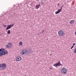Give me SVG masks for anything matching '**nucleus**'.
I'll list each match as a JSON object with an SVG mask.
<instances>
[{"mask_svg":"<svg viewBox=\"0 0 76 76\" xmlns=\"http://www.w3.org/2000/svg\"><path fill=\"white\" fill-rule=\"evenodd\" d=\"M75 45V43H74L73 44V46H74V45Z\"/></svg>","mask_w":76,"mask_h":76,"instance_id":"23","label":"nucleus"},{"mask_svg":"<svg viewBox=\"0 0 76 76\" xmlns=\"http://www.w3.org/2000/svg\"><path fill=\"white\" fill-rule=\"evenodd\" d=\"M4 27H6L7 26V25H3Z\"/></svg>","mask_w":76,"mask_h":76,"instance_id":"22","label":"nucleus"},{"mask_svg":"<svg viewBox=\"0 0 76 76\" xmlns=\"http://www.w3.org/2000/svg\"><path fill=\"white\" fill-rule=\"evenodd\" d=\"M58 35L59 37H63L65 35L64 32L63 30H59L58 31Z\"/></svg>","mask_w":76,"mask_h":76,"instance_id":"4","label":"nucleus"},{"mask_svg":"<svg viewBox=\"0 0 76 76\" xmlns=\"http://www.w3.org/2000/svg\"><path fill=\"white\" fill-rule=\"evenodd\" d=\"M12 43H9L7 45H6V47L7 48H10L12 47Z\"/></svg>","mask_w":76,"mask_h":76,"instance_id":"6","label":"nucleus"},{"mask_svg":"<svg viewBox=\"0 0 76 76\" xmlns=\"http://www.w3.org/2000/svg\"><path fill=\"white\" fill-rule=\"evenodd\" d=\"M14 26V24H13L12 25H10L8 26V27H7L6 30H8V29H10V28H11L12 27H13Z\"/></svg>","mask_w":76,"mask_h":76,"instance_id":"9","label":"nucleus"},{"mask_svg":"<svg viewBox=\"0 0 76 76\" xmlns=\"http://www.w3.org/2000/svg\"><path fill=\"white\" fill-rule=\"evenodd\" d=\"M6 68V64L3 63L0 64V70H2Z\"/></svg>","mask_w":76,"mask_h":76,"instance_id":"3","label":"nucleus"},{"mask_svg":"<svg viewBox=\"0 0 76 76\" xmlns=\"http://www.w3.org/2000/svg\"><path fill=\"white\" fill-rule=\"evenodd\" d=\"M61 12V11L60 10H58L57 11L55 12V14L56 15L58 14V13H60Z\"/></svg>","mask_w":76,"mask_h":76,"instance_id":"12","label":"nucleus"},{"mask_svg":"<svg viewBox=\"0 0 76 76\" xmlns=\"http://www.w3.org/2000/svg\"><path fill=\"white\" fill-rule=\"evenodd\" d=\"M61 73L65 75L67 74V69L65 67H63L61 70Z\"/></svg>","mask_w":76,"mask_h":76,"instance_id":"1","label":"nucleus"},{"mask_svg":"<svg viewBox=\"0 0 76 76\" xmlns=\"http://www.w3.org/2000/svg\"><path fill=\"white\" fill-rule=\"evenodd\" d=\"M15 60L17 61H20L22 60V57L20 56H18L16 57Z\"/></svg>","mask_w":76,"mask_h":76,"instance_id":"8","label":"nucleus"},{"mask_svg":"<svg viewBox=\"0 0 76 76\" xmlns=\"http://www.w3.org/2000/svg\"><path fill=\"white\" fill-rule=\"evenodd\" d=\"M52 69L51 68H50V69Z\"/></svg>","mask_w":76,"mask_h":76,"instance_id":"24","label":"nucleus"},{"mask_svg":"<svg viewBox=\"0 0 76 76\" xmlns=\"http://www.w3.org/2000/svg\"><path fill=\"white\" fill-rule=\"evenodd\" d=\"M72 46V47H71V49H72V48H73V46Z\"/></svg>","mask_w":76,"mask_h":76,"instance_id":"21","label":"nucleus"},{"mask_svg":"<svg viewBox=\"0 0 76 76\" xmlns=\"http://www.w3.org/2000/svg\"><path fill=\"white\" fill-rule=\"evenodd\" d=\"M7 34H10V30H8L7 31Z\"/></svg>","mask_w":76,"mask_h":76,"instance_id":"14","label":"nucleus"},{"mask_svg":"<svg viewBox=\"0 0 76 76\" xmlns=\"http://www.w3.org/2000/svg\"><path fill=\"white\" fill-rule=\"evenodd\" d=\"M0 57L2 56V55L6 54V53L4 52V49L2 48L0 49Z\"/></svg>","mask_w":76,"mask_h":76,"instance_id":"5","label":"nucleus"},{"mask_svg":"<svg viewBox=\"0 0 76 76\" xmlns=\"http://www.w3.org/2000/svg\"><path fill=\"white\" fill-rule=\"evenodd\" d=\"M60 5V4H59V3H58L57 4V6L58 7V6H59V5Z\"/></svg>","mask_w":76,"mask_h":76,"instance_id":"20","label":"nucleus"},{"mask_svg":"<svg viewBox=\"0 0 76 76\" xmlns=\"http://www.w3.org/2000/svg\"><path fill=\"white\" fill-rule=\"evenodd\" d=\"M75 22V21L74 20H71L69 23L71 25H72Z\"/></svg>","mask_w":76,"mask_h":76,"instance_id":"10","label":"nucleus"},{"mask_svg":"<svg viewBox=\"0 0 76 76\" xmlns=\"http://www.w3.org/2000/svg\"><path fill=\"white\" fill-rule=\"evenodd\" d=\"M19 44L20 45H23V42H19Z\"/></svg>","mask_w":76,"mask_h":76,"instance_id":"13","label":"nucleus"},{"mask_svg":"<svg viewBox=\"0 0 76 76\" xmlns=\"http://www.w3.org/2000/svg\"><path fill=\"white\" fill-rule=\"evenodd\" d=\"M44 30H42L41 31L42 34H43V33H44Z\"/></svg>","mask_w":76,"mask_h":76,"instance_id":"17","label":"nucleus"},{"mask_svg":"<svg viewBox=\"0 0 76 76\" xmlns=\"http://www.w3.org/2000/svg\"><path fill=\"white\" fill-rule=\"evenodd\" d=\"M44 2H43V1H41V4H44Z\"/></svg>","mask_w":76,"mask_h":76,"instance_id":"18","label":"nucleus"},{"mask_svg":"<svg viewBox=\"0 0 76 76\" xmlns=\"http://www.w3.org/2000/svg\"><path fill=\"white\" fill-rule=\"evenodd\" d=\"M63 7L62 6H61V9H59V10L61 12V10H62V7Z\"/></svg>","mask_w":76,"mask_h":76,"instance_id":"16","label":"nucleus"},{"mask_svg":"<svg viewBox=\"0 0 76 76\" xmlns=\"http://www.w3.org/2000/svg\"><path fill=\"white\" fill-rule=\"evenodd\" d=\"M28 50L25 49L21 50L20 53L21 56H25V55H26L28 53Z\"/></svg>","mask_w":76,"mask_h":76,"instance_id":"2","label":"nucleus"},{"mask_svg":"<svg viewBox=\"0 0 76 76\" xmlns=\"http://www.w3.org/2000/svg\"><path fill=\"white\" fill-rule=\"evenodd\" d=\"M14 15H15V13L14 14Z\"/></svg>","mask_w":76,"mask_h":76,"instance_id":"25","label":"nucleus"},{"mask_svg":"<svg viewBox=\"0 0 76 76\" xmlns=\"http://www.w3.org/2000/svg\"><path fill=\"white\" fill-rule=\"evenodd\" d=\"M40 4H39L38 5H36L35 6V9H39V7L40 6Z\"/></svg>","mask_w":76,"mask_h":76,"instance_id":"11","label":"nucleus"},{"mask_svg":"<svg viewBox=\"0 0 76 76\" xmlns=\"http://www.w3.org/2000/svg\"><path fill=\"white\" fill-rule=\"evenodd\" d=\"M32 51V50H29L28 53L29 54V53H32V51Z\"/></svg>","mask_w":76,"mask_h":76,"instance_id":"15","label":"nucleus"},{"mask_svg":"<svg viewBox=\"0 0 76 76\" xmlns=\"http://www.w3.org/2000/svg\"><path fill=\"white\" fill-rule=\"evenodd\" d=\"M5 53V54H8V52L7 51L6 52H4Z\"/></svg>","mask_w":76,"mask_h":76,"instance_id":"19","label":"nucleus"},{"mask_svg":"<svg viewBox=\"0 0 76 76\" xmlns=\"http://www.w3.org/2000/svg\"><path fill=\"white\" fill-rule=\"evenodd\" d=\"M57 66H62L63 65L62 64H61V63H60V62H59L58 63H56L55 64H54L53 65V66H55V67H57Z\"/></svg>","mask_w":76,"mask_h":76,"instance_id":"7","label":"nucleus"}]
</instances>
